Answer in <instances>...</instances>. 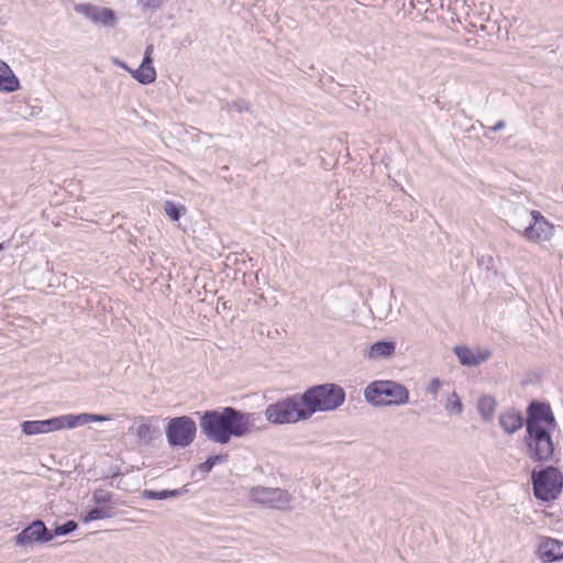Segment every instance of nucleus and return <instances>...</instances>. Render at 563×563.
I'll use <instances>...</instances> for the list:
<instances>
[{"label":"nucleus","instance_id":"1","mask_svg":"<svg viewBox=\"0 0 563 563\" xmlns=\"http://www.w3.org/2000/svg\"><path fill=\"white\" fill-rule=\"evenodd\" d=\"M525 442L529 457L548 462L553 456L554 444L549 428L556 426L555 417L548 404L533 400L527 409Z\"/></svg>","mask_w":563,"mask_h":563},{"label":"nucleus","instance_id":"2","mask_svg":"<svg viewBox=\"0 0 563 563\" xmlns=\"http://www.w3.org/2000/svg\"><path fill=\"white\" fill-rule=\"evenodd\" d=\"M253 413L233 407L207 410L200 418L201 432L212 442L227 444L231 437L241 438L250 432Z\"/></svg>","mask_w":563,"mask_h":563},{"label":"nucleus","instance_id":"3","mask_svg":"<svg viewBox=\"0 0 563 563\" xmlns=\"http://www.w3.org/2000/svg\"><path fill=\"white\" fill-rule=\"evenodd\" d=\"M300 399L309 419L317 411H332L339 408L345 400V391L336 384L327 383L308 388Z\"/></svg>","mask_w":563,"mask_h":563},{"label":"nucleus","instance_id":"4","mask_svg":"<svg viewBox=\"0 0 563 563\" xmlns=\"http://www.w3.org/2000/svg\"><path fill=\"white\" fill-rule=\"evenodd\" d=\"M264 417L266 421L276 426L308 420L300 396L297 395L267 405Z\"/></svg>","mask_w":563,"mask_h":563},{"label":"nucleus","instance_id":"5","mask_svg":"<svg viewBox=\"0 0 563 563\" xmlns=\"http://www.w3.org/2000/svg\"><path fill=\"white\" fill-rule=\"evenodd\" d=\"M365 399L374 406H400L409 400L408 389L391 380L371 383L364 391Z\"/></svg>","mask_w":563,"mask_h":563},{"label":"nucleus","instance_id":"6","mask_svg":"<svg viewBox=\"0 0 563 563\" xmlns=\"http://www.w3.org/2000/svg\"><path fill=\"white\" fill-rule=\"evenodd\" d=\"M533 494L537 499L551 501L558 498L563 487V476L559 468L547 466L533 470L531 474Z\"/></svg>","mask_w":563,"mask_h":563},{"label":"nucleus","instance_id":"7","mask_svg":"<svg viewBox=\"0 0 563 563\" xmlns=\"http://www.w3.org/2000/svg\"><path fill=\"white\" fill-rule=\"evenodd\" d=\"M249 496L253 504L277 510L290 509L292 501L291 495L278 487L254 486L250 489Z\"/></svg>","mask_w":563,"mask_h":563},{"label":"nucleus","instance_id":"8","mask_svg":"<svg viewBox=\"0 0 563 563\" xmlns=\"http://www.w3.org/2000/svg\"><path fill=\"white\" fill-rule=\"evenodd\" d=\"M196 422L188 416L172 418L166 426L167 441L172 446L187 448L195 440Z\"/></svg>","mask_w":563,"mask_h":563},{"label":"nucleus","instance_id":"9","mask_svg":"<svg viewBox=\"0 0 563 563\" xmlns=\"http://www.w3.org/2000/svg\"><path fill=\"white\" fill-rule=\"evenodd\" d=\"M53 540V533L46 528L45 523L37 519L25 527L13 538L16 547H27L33 544H44Z\"/></svg>","mask_w":563,"mask_h":563},{"label":"nucleus","instance_id":"10","mask_svg":"<svg viewBox=\"0 0 563 563\" xmlns=\"http://www.w3.org/2000/svg\"><path fill=\"white\" fill-rule=\"evenodd\" d=\"M554 227L541 212L533 210L530 212V220L523 228V238L530 242L549 241L553 235Z\"/></svg>","mask_w":563,"mask_h":563},{"label":"nucleus","instance_id":"11","mask_svg":"<svg viewBox=\"0 0 563 563\" xmlns=\"http://www.w3.org/2000/svg\"><path fill=\"white\" fill-rule=\"evenodd\" d=\"M75 10L77 13L82 14L95 23L112 25L114 22V13L108 8H99L89 3H81L76 5Z\"/></svg>","mask_w":563,"mask_h":563},{"label":"nucleus","instance_id":"12","mask_svg":"<svg viewBox=\"0 0 563 563\" xmlns=\"http://www.w3.org/2000/svg\"><path fill=\"white\" fill-rule=\"evenodd\" d=\"M537 555L543 563L561 561L563 560V542L544 538L538 547Z\"/></svg>","mask_w":563,"mask_h":563},{"label":"nucleus","instance_id":"13","mask_svg":"<svg viewBox=\"0 0 563 563\" xmlns=\"http://www.w3.org/2000/svg\"><path fill=\"white\" fill-rule=\"evenodd\" d=\"M454 353L461 364L465 366H477L492 356V352L489 350L473 351L467 346H455Z\"/></svg>","mask_w":563,"mask_h":563},{"label":"nucleus","instance_id":"14","mask_svg":"<svg viewBox=\"0 0 563 563\" xmlns=\"http://www.w3.org/2000/svg\"><path fill=\"white\" fill-rule=\"evenodd\" d=\"M523 421L521 412L516 409H509L499 416V424L508 434H512L520 430L523 426Z\"/></svg>","mask_w":563,"mask_h":563},{"label":"nucleus","instance_id":"15","mask_svg":"<svg viewBox=\"0 0 563 563\" xmlns=\"http://www.w3.org/2000/svg\"><path fill=\"white\" fill-rule=\"evenodd\" d=\"M20 88V82L5 62L0 60V91L13 92Z\"/></svg>","mask_w":563,"mask_h":563},{"label":"nucleus","instance_id":"16","mask_svg":"<svg viewBox=\"0 0 563 563\" xmlns=\"http://www.w3.org/2000/svg\"><path fill=\"white\" fill-rule=\"evenodd\" d=\"M395 352V343L391 341H378L374 343L368 350V357L377 360L380 357L390 356Z\"/></svg>","mask_w":563,"mask_h":563},{"label":"nucleus","instance_id":"17","mask_svg":"<svg viewBox=\"0 0 563 563\" xmlns=\"http://www.w3.org/2000/svg\"><path fill=\"white\" fill-rule=\"evenodd\" d=\"M92 501L100 507H111V505H122L119 499H115L113 494L103 488H97L92 493Z\"/></svg>","mask_w":563,"mask_h":563},{"label":"nucleus","instance_id":"18","mask_svg":"<svg viewBox=\"0 0 563 563\" xmlns=\"http://www.w3.org/2000/svg\"><path fill=\"white\" fill-rule=\"evenodd\" d=\"M186 492V489H163L161 492H156L153 489H144L142 492V497L144 499L164 500L169 497H180Z\"/></svg>","mask_w":563,"mask_h":563},{"label":"nucleus","instance_id":"19","mask_svg":"<svg viewBox=\"0 0 563 563\" xmlns=\"http://www.w3.org/2000/svg\"><path fill=\"white\" fill-rule=\"evenodd\" d=\"M130 74L142 85L152 84L156 79V70L154 67H144L140 65L137 69L130 70Z\"/></svg>","mask_w":563,"mask_h":563},{"label":"nucleus","instance_id":"20","mask_svg":"<svg viewBox=\"0 0 563 563\" xmlns=\"http://www.w3.org/2000/svg\"><path fill=\"white\" fill-rule=\"evenodd\" d=\"M477 407L482 418L486 421H489L492 420L496 410V400L492 396H483L478 400Z\"/></svg>","mask_w":563,"mask_h":563},{"label":"nucleus","instance_id":"21","mask_svg":"<svg viewBox=\"0 0 563 563\" xmlns=\"http://www.w3.org/2000/svg\"><path fill=\"white\" fill-rule=\"evenodd\" d=\"M129 431L135 433L140 443L148 444L153 440V430L150 423L142 422L137 426H132L129 428Z\"/></svg>","mask_w":563,"mask_h":563},{"label":"nucleus","instance_id":"22","mask_svg":"<svg viewBox=\"0 0 563 563\" xmlns=\"http://www.w3.org/2000/svg\"><path fill=\"white\" fill-rule=\"evenodd\" d=\"M113 517L112 507H96L90 509L85 516H81V520L85 523L90 521L108 519Z\"/></svg>","mask_w":563,"mask_h":563},{"label":"nucleus","instance_id":"23","mask_svg":"<svg viewBox=\"0 0 563 563\" xmlns=\"http://www.w3.org/2000/svg\"><path fill=\"white\" fill-rule=\"evenodd\" d=\"M530 220V212L523 208L517 209L512 218V229L523 236V228Z\"/></svg>","mask_w":563,"mask_h":563},{"label":"nucleus","instance_id":"24","mask_svg":"<svg viewBox=\"0 0 563 563\" xmlns=\"http://www.w3.org/2000/svg\"><path fill=\"white\" fill-rule=\"evenodd\" d=\"M63 420L65 428L67 429H74L76 427L89 423L88 413L64 415Z\"/></svg>","mask_w":563,"mask_h":563},{"label":"nucleus","instance_id":"25","mask_svg":"<svg viewBox=\"0 0 563 563\" xmlns=\"http://www.w3.org/2000/svg\"><path fill=\"white\" fill-rule=\"evenodd\" d=\"M43 426L44 424H43L42 420H35V421H24L21 424V428H22V431L24 434L35 435V434L45 433Z\"/></svg>","mask_w":563,"mask_h":563},{"label":"nucleus","instance_id":"26","mask_svg":"<svg viewBox=\"0 0 563 563\" xmlns=\"http://www.w3.org/2000/svg\"><path fill=\"white\" fill-rule=\"evenodd\" d=\"M185 210V207L178 206L173 201H166L164 203V211L173 221L179 220Z\"/></svg>","mask_w":563,"mask_h":563},{"label":"nucleus","instance_id":"27","mask_svg":"<svg viewBox=\"0 0 563 563\" xmlns=\"http://www.w3.org/2000/svg\"><path fill=\"white\" fill-rule=\"evenodd\" d=\"M445 408H446V410L454 411L456 415H461L463 412L464 406L455 391H453L448 397Z\"/></svg>","mask_w":563,"mask_h":563},{"label":"nucleus","instance_id":"28","mask_svg":"<svg viewBox=\"0 0 563 563\" xmlns=\"http://www.w3.org/2000/svg\"><path fill=\"white\" fill-rule=\"evenodd\" d=\"M42 421H43V424H44L43 427H44L45 433L51 432V431H56V430L65 429V423H64V420H63V416L51 418V419H46V420H42Z\"/></svg>","mask_w":563,"mask_h":563},{"label":"nucleus","instance_id":"29","mask_svg":"<svg viewBox=\"0 0 563 563\" xmlns=\"http://www.w3.org/2000/svg\"><path fill=\"white\" fill-rule=\"evenodd\" d=\"M77 527H78V525L76 521L68 520L65 523L57 526L52 533H53V537L54 536H56V537L66 536L70 532L75 531L77 529Z\"/></svg>","mask_w":563,"mask_h":563},{"label":"nucleus","instance_id":"30","mask_svg":"<svg viewBox=\"0 0 563 563\" xmlns=\"http://www.w3.org/2000/svg\"><path fill=\"white\" fill-rule=\"evenodd\" d=\"M225 457L223 455H213L209 456L203 463L200 464V470L203 473L211 472L212 467L217 464L224 462Z\"/></svg>","mask_w":563,"mask_h":563},{"label":"nucleus","instance_id":"31","mask_svg":"<svg viewBox=\"0 0 563 563\" xmlns=\"http://www.w3.org/2000/svg\"><path fill=\"white\" fill-rule=\"evenodd\" d=\"M165 0H136V3L143 9L157 10L159 9Z\"/></svg>","mask_w":563,"mask_h":563},{"label":"nucleus","instance_id":"32","mask_svg":"<svg viewBox=\"0 0 563 563\" xmlns=\"http://www.w3.org/2000/svg\"><path fill=\"white\" fill-rule=\"evenodd\" d=\"M441 386L442 382L439 378H432L427 386V393L431 394L433 396V399H435Z\"/></svg>","mask_w":563,"mask_h":563},{"label":"nucleus","instance_id":"33","mask_svg":"<svg viewBox=\"0 0 563 563\" xmlns=\"http://www.w3.org/2000/svg\"><path fill=\"white\" fill-rule=\"evenodd\" d=\"M229 107L238 112L250 111V103L246 100L233 101Z\"/></svg>","mask_w":563,"mask_h":563},{"label":"nucleus","instance_id":"34","mask_svg":"<svg viewBox=\"0 0 563 563\" xmlns=\"http://www.w3.org/2000/svg\"><path fill=\"white\" fill-rule=\"evenodd\" d=\"M89 422H101L110 420L109 416L88 413Z\"/></svg>","mask_w":563,"mask_h":563},{"label":"nucleus","instance_id":"35","mask_svg":"<svg viewBox=\"0 0 563 563\" xmlns=\"http://www.w3.org/2000/svg\"><path fill=\"white\" fill-rule=\"evenodd\" d=\"M141 65L144 67H154L152 56H144Z\"/></svg>","mask_w":563,"mask_h":563},{"label":"nucleus","instance_id":"36","mask_svg":"<svg viewBox=\"0 0 563 563\" xmlns=\"http://www.w3.org/2000/svg\"><path fill=\"white\" fill-rule=\"evenodd\" d=\"M505 128V121L500 120L498 121L494 126H492V130L497 132Z\"/></svg>","mask_w":563,"mask_h":563},{"label":"nucleus","instance_id":"37","mask_svg":"<svg viewBox=\"0 0 563 563\" xmlns=\"http://www.w3.org/2000/svg\"><path fill=\"white\" fill-rule=\"evenodd\" d=\"M154 52V46L152 44L147 45L144 52V56H152Z\"/></svg>","mask_w":563,"mask_h":563},{"label":"nucleus","instance_id":"38","mask_svg":"<svg viewBox=\"0 0 563 563\" xmlns=\"http://www.w3.org/2000/svg\"><path fill=\"white\" fill-rule=\"evenodd\" d=\"M388 312H389V309H387L386 311H378V312H377V313H378V316H377V317H378L379 319H385V318L387 317Z\"/></svg>","mask_w":563,"mask_h":563},{"label":"nucleus","instance_id":"39","mask_svg":"<svg viewBox=\"0 0 563 563\" xmlns=\"http://www.w3.org/2000/svg\"><path fill=\"white\" fill-rule=\"evenodd\" d=\"M120 67H122L123 69L128 70L130 73V70H132L125 63L123 62H119L118 63Z\"/></svg>","mask_w":563,"mask_h":563},{"label":"nucleus","instance_id":"40","mask_svg":"<svg viewBox=\"0 0 563 563\" xmlns=\"http://www.w3.org/2000/svg\"><path fill=\"white\" fill-rule=\"evenodd\" d=\"M5 249V243H0V252Z\"/></svg>","mask_w":563,"mask_h":563}]
</instances>
